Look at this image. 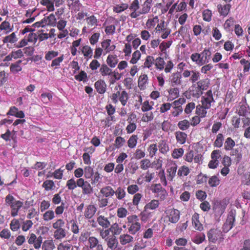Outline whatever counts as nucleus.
<instances>
[{"label": "nucleus", "mask_w": 250, "mask_h": 250, "mask_svg": "<svg viewBox=\"0 0 250 250\" xmlns=\"http://www.w3.org/2000/svg\"><path fill=\"white\" fill-rule=\"evenodd\" d=\"M211 53L209 49H205L201 53H194L190 58L198 66H201L208 63L210 60Z\"/></svg>", "instance_id": "nucleus-1"}, {"label": "nucleus", "mask_w": 250, "mask_h": 250, "mask_svg": "<svg viewBox=\"0 0 250 250\" xmlns=\"http://www.w3.org/2000/svg\"><path fill=\"white\" fill-rule=\"evenodd\" d=\"M5 202L6 204L10 207L11 215L12 217L18 215L20 209L23 205L22 202L15 200V198L11 194H8L6 196Z\"/></svg>", "instance_id": "nucleus-2"}, {"label": "nucleus", "mask_w": 250, "mask_h": 250, "mask_svg": "<svg viewBox=\"0 0 250 250\" xmlns=\"http://www.w3.org/2000/svg\"><path fill=\"white\" fill-rule=\"evenodd\" d=\"M171 43L172 41L170 40L167 42H163L160 44L159 48L161 53L160 56L157 58V69L162 70L165 68L166 63L164 59H166L167 56L166 50L170 47Z\"/></svg>", "instance_id": "nucleus-3"}, {"label": "nucleus", "mask_w": 250, "mask_h": 250, "mask_svg": "<svg viewBox=\"0 0 250 250\" xmlns=\"http://www.w3.org/2000/svg\"><path fill=\"white\" fill-rule=\"evenodd\" d=\"M65 222L62 219H58L52 225L53 228L56 230L54 232V237L57 240H60L66 236V230L63 228Z\"/></svg>", "instance_id": "nucleus-4"}, {"label": "nucleus", "mask_w": 250, "mask_h": 250, "mask_svg": "<svg viewBox=\"0 0 250 250\" xmlns=\"http://www.w3.org/2000/svg\"><path fill=\"white\" fill-rule=\"evenodd\" d=\"M127 220L128 232L132 235L136 234L141 229L138 216L136 215H130L127 217Z\"/></svg>", "instance_id": "nucleus-5"}, {"label": "nucleus", "mask_w": 250, "mask_h": 250, "mask_svg": "<svg viewBox=\"0 0 250 250\" xmlns=\"http://www.w3.org/2000/svg\"><path fill=\"white\" fill-rule=\"evenodd\" d=\"M129 99L128 94L125 90L117 91L116 93H113L111 96V99L112 102L116 104L119 101L122 105L125 106L126 104Z\"/></svg>", "instance_id": "nucleus-6"}, {"label": "nucleus", "mask_w": 250, "mask_h": 250, "mask_svg": "<svg viewBox=\"0 0 250 250\" xmlns=\"http://www.w3.org/2000/svg\"><path fill=\"white\" fill-rule=\"evenodd\" d=\"M208 240L212 243H221L224 239L223 235L221 230L213 229L209 230L208 233Z\"/></svg>", "instance_id": "nucleus-7"}, {"label": "nucleus", "mask_w": 250, "mask_h": 250, "mask_svg": "<svg viewBox=\"0 0 250 250\" xmlns=\"http://www.w3.org/2000/svg\"><path fill=\"white\" fill-rule=\"evenodd\" d=\"M167 23L161 21L157 24V35L163 39L167 38L171 32V30L167 27Z\"/></svg>", "instance_id": "nucleus-8"}, {"label": "nucleus", "mask_w": 250, "mask_h": 250, "mask_svg": "<svg viewBox=\"0 0 250 250\" xmlns=\"http://www.w3.org/2000/svg\"><path fill=\"white\" fill-rule=\"evenodd\" d=\"M236 211L235 210H231L228 215L227 219L224 224L222 229L224 232H228L233 226L235 221Z\"/></svg>", "instance_id": "nucleus-9"}, {"label": "nucleus", "mask_w": 250, "mask_h": 250, "mask_svg": "<svg viewBox=\"0 0 250 250\" xmlns=\"http://www.w3.org/2000/svg\"><path fill=\"white\" fill-rule=\"evenodd\" d=\"M201 103L205 107L210 108L212 104H214L215 100L213 97V94L211 90H208L201 98Z\"/></svg>", "instance_id": "nucleus-10"}, {"label": "nucleus", "mask_w": 250, "mask_h": 250, "mask_svg": "<svg viewBox=\"0 0 250 250\" xmlns=\"http://www.w3.org/2000/svg\"><path fill=\"white\" fill-rule=\"evenodd\" d=\"M77 183L78 187L82 188L83 194L88 195L92 192V187L87 181H85L83 178L78 179L77 180Z\"/></svg>", "instance_id": "nucleus-11"}, {"label": "nucleus", "mask_w": 250, "mask_h": 250, "mask_svg": "<svg viewBox=\"0 0 250 250\" xmlns=\"http://www.w3.org/2000/svg\"><path fill=\"white\" fill-rule=\"evenodd\" d=\"M166 217L169 222L172 223H177L180 218V212L178 210L173 208L167 209L166 212Z\"/></svg>", "instance_id": "nucleus-12"}, {"label": "nucleus", "mask_w": 250, "mask_h": 250, "mask_svg": "<svg viewBox=\"0 0 250 250\" xmlns=\"http://www.w3.org/2000/svg\"><path fill=\"white\" fill-rule=\"evenodd\" d=\"M87 248L92 250L96 248V250H104L103 245L100 243L98 239L95 236L88 238Z\"/></svg>", "instance_id": "nucleus-13"}, {"label": "nucleus", "mask_w": 250, "mask_h": 250, "mask_svg": "<svg viewBox=\"0 0 250 250\" xmlns=\"http://www.w3.org/2000/svg\"><path fill=\"white\" fill-rule=\"evenodd\" d=\"M182 74L180 72L173 73L169 78L170 85L173 86L181 85L182 84Z\"/></svg>", "instance_id": "nucleus-14"}, {"label": "nucleus", "mask_w": 250, "mask_h": 250, "mask_svg": "<svg viewBox=\"0 0 250 250\" xmlns=\"http://www.w3.org/2000/svg\"><path fill=\"white\" fill-rule=\"evenodd\" d=\"M42 238L41 236L38 238L34 233H31L28 239V243L29 244H33L34 247L36 249H39L42 245Z\"/></svg>", "instance_id": "nucleus-15"}, {"label": "nucleus", "mask_w": 250, "mask_h": 250, "mask_svg": "<svg viewBox=\"0 0 250 250\" xmlns=\"http://www.w3.org/2000/svg\"><path fill=\"white\" fill-rule=\"evenodd\" d=\"M139 8L140 5L138 0H134L129 7V9L132 11L130 14L131 18L135 19L140 15V11H137Z\"/></svg>", "instance_id": "nucleus-16"}, {"label": "nucleus", "mask_w": 250, "mask_h": 250, "mask_svg": "<svg viewBox=\"0 0 250 250\" xmlns=\"http://www.w3.org/2000/svg\"><path fill=\"white\" fill-rule=\"evenodd\" d=\"M94 87L99 94H103L106 92L107 85L103 80L100 79L95 83Z\"/></svg>", "instance_id": "nucleus-17"}, {"label": "nucleus", "mask_w": 250, "mask_h": 250, "mask_svg": "<svg viewBox=\"0 0 250 250\" xmlns=\"http://www.w3.org/2000/svg\"><path fill=\"white\" fill-rule=\"evenodd\" d=\"M111 40L110 39L104 40L101 42V46L104 52L107 54L115 50L116 46L111 45Z\"/></svg>", "instance_id": "nucleus-18"}, {"label": "nucleus", "mask_w": 250, "mask_h": 250, "mask_svg": "<svg viewBox=\"0 0 250 250\" xmlns=\"http://www.w3.org/2000/svg\"><path fill=\"white\" fill-rule=\"evenodd\" d=\"M97 222L103 229H108L111 225L110 221L107 217L100 215L97 218Z\"/></svg>", "instance_id": "nucleus-19"}, {"label": "nucleus", "mask_w": 250, "mask_h": 250, "mask_svg": "<svg viewBox=\"0 0 250 250\" xmlns=\"http://www.w3.org/2000/svg\"><path fill=\"white\" fill-rule=\"evenodd\" d=\"M177 169V165L175 163L170 162L167 166V172L168 173V179L172 180L175 177Z\"/></svg>", "instance_id": "nucleus-20"}, {"label": "nucleus", "mask_w": 250, "mask_h": 250, "mask_svg": "<svg viewBox=\"0 0 250 250\" xmlns=\"http://www.w3.org/2000/svg\"><path fill=\"white\" fill-rule=\"evenodd\" d=\"M97 209L93 205H89L86 206L84 212V217L86 219H91L95 214Z\"/></svg>", "instance_id": "nucleus-21"}, {"label": "nucleus", "mask_w": 250, "mask_h": 250, "mask_svg": "<svg viewBox=\"0 0 250 250\" xmlns=\"http://www.w3.org/2000/svg\"><path fill=\"white\" fill-rule=\"evenodd\" d=\"M231 7V4L229 3L225 4H220L217 5V9L221 16L226 17L229 12Z\"/></svg>", "instance_id": "nucleus-22"}, {"label": "nucleus", "mask_w": 250, "mask_h": 250, "mask_svg": "<svg viewBox=\"0 0 250 250\" xmlns=\"http://www.w3.org/2000/svg\"><path fill=\"white\" fill-rule=\"evenodd\" d=\"M119 62L117 56L115 54H109L107 57L106 64L110 68H114L117 65Z\"/></svg>", "instance_id": "nucleus-23"}, {"label": "nucleus", "mask_w": 250, "mask_h": 250, "mask_svg": "<svg viewBox=\"0 0 250 250\" xmlns=\"http://www.w3.org/2000/svg\"><path fill=\"white\" fill-rule=\"evenodd\" d=\"M7 115L14 116L20 118H23L25 116L24 112L21 110L19 111L16 106L10 107L9 110L7 113Z\"/></svg>", "instance_id": "nucleus-24"}, {"label": "nucleus", "mask_w": 250, "mask_h": 250, "mask_svg": "<svg viewBox=\"0 0 250 250\" xmlns=\"http://www.w3.org/2000/svg\"><path fill=\"white\" fill-rule=\"evenodd\" d=\"M80 49L85 58L88 59L92 58L93 55V50L90 46L85 45Z\"/></svg>", "instance_id": "nucleus-25"}, {"label": "nucleus", "mask_w": 250, "mask_h": 250, "mask_svg": "<svg viewBox=\"0 0 250 250\" xmlns=\"http://www.w3.org/2000/svg\"><path fill=\"white\" fill-rule=\"evenodd\" d=\"M99 72L103 77L110 76L112 73V70L110 67L104 63L101 65Z\"/></svg>", "instance_id": "nucleus-26"}, {"label": "nucleus", "mask_w": 250, "mask_h": 250, "mask_svg": "<svg viewBox=\"0 0 250 250\" xmlns=\"http://www.w3.org/2000/svg\"><path fill=\"white\" fill-rule=\"evenodd\" d=\"M105 241L108 248L112 250H115L118 247V242L115 236H111Z\"/></svg>", "instance_id": "nucleus-27"}, {"label": "nucleus", "mask_w": 250, "mask_h": 250, "mask_svg": "<svg viewBox=\"0 0 250 250\" xmlns=\"http://www.w3.org/2000/svg\"><path fill=\"white\" fill-rule=\"evenodd\" d=\"M21 62L22 61L20 60L14 63H12L10 66V72L14 74H16L21 71L22 70V67L21 65Z\"/></svg>", "instance_id": "nucleus-28"}, {"label": "nucleus", "mask_w": 250, "mask_h": 250, "mask_svg": "<svg viewBox=\"0 0 250 250\" xmlns=\"http://www.w3.org/2000/svg\"><path fill=\"white\" fill-rule=\"evenodd\" d=\"M192 223L197 230H201L203 228L202 224L199 221V215L197 213H195L192 215Z\"/></svg>", "instance_id": "nucleus-29"}, {"label": "nucleus", "mask_w": 250, "mask_h": 250, "mask_svg": "<svg viewBox=\"0 0 250 250\" xmlns=\"http://www.w3.org/2000/svg\"><path fill=\"white\" fill-rule=\"evenodd\" d=\"M120 243L122 245H125L133 241V237L128 234H123L119 238Z\"/></svg>", "instance_id": "nucleus-30"}, {"label": "nucleus", "mask_w": 250, "mask_h": 250, "mask_svg": "<svg viewBox=\"0 0 250 250\" xmlns=\"http://www.w3.org/2000/svg\"><path fill=\"white\" fill-rule=\"evenodd\" d=\"M100 192L106 198L112 197L115 194V191L110 186H106L102 188Z\"/></svg>", "instance_id": "nucleus-31"}, {"label": "nucleus", "mask_w": 250, "mask_h": 250, "mask_svg": "<svg viewBox=\"0 0 250 250\" xmlns=\"http://www.w3.org/2000/svg\"><path fill=\"white\" fill-rule=\"evenodd\" d=\"M45 21V24L46 25H50L55 26L57 23V20L55 16L53 14H50L48 16L43 18Z\"/></svg>", "instance_id": "nucleus-32"}, {"label": "nucleus", "mask_w": 250, "mask_h": 250, "mask_svg": "<svg viewBox=\"0 0 250 250\" xmlns=\"http://www.w3.org/2000/svg\"><path fill=\"white\" fill-rule=\"evenodd\" d=\"M220 183V180L219 178V173L210 177L208 180V184L211 188L216 187Z\"/></svg>", "instance_id": "nucleus-33"}, {"label": "nucleus", "mask_w": 250, "mask_h": 250, "mask_svg": "<svg viewBox=\"0 0 250 250\" xmlns=\"http://www.w3.org/2000/svg\"><path fill=\"white\" fill-rule=\"evenodd\" d=\"M200 76L201 74L199 71L196 70H191V74L189 78V82L193 84H196L200 79Z\"/></svg>", "instance_id": "nucleus-34"}, {"label": "nucleus", "mask_w": 250, "mask_h": 250, "mask_svg": "<svg viewBox=\"0 0 250 250\" xmlns=\"http://www.w3.org/2000/svg\"><path fill=\"white\" fill-rule=\"evenodd\" d=\"M209 80L208 79H202L198 81L195 84L198 86V88L203 91L206 90L209 85Z\"/></svg>", "instance_id": "nucleus-35"}, {"label": "nucleus", "mask_w": 250, "mask_h": 250, "mask_svg": "<svg viewBox=\"0 0 250 250\" xmlns=\"http://www.w3.org/2000/svg\"><path fill=\"white\" fill-rule=\"evenodd\" d=\"M175 137L178 143L184 144L186 141L187 135L184 132L177 131L175 133Z\"/></svg>", "instance_id": "nucleus-36"}, {"label": "nucleus", "mask_w": 250, "mask_h": 250, "mask_svg": "<svg viewBox=\"0 0 250 250\" xmlns=\"http://www.w3.org/2000/svg\"><path fill=\"white\" fill-rule=\"evenodd\" d=\"M208 108H206L203 105H198L196 108V113L200 118H204L207 116V109Z\"/></svg>", "instance_id": "nucleus-37"}, {"label": "nucleus", "mask_w": 250, "mask_h": 250, "mask_svg": "<svg viewBox=\"0 0 250 250\" xmlns=\"http://www.w3.org/2000/svg\"><path fill=\"white\" fill-rule=\"evenodd\" d=\"M235 146V142L230 137L227 138L224 143V148L227 151L232 150Z\"/></svg>", "instance_id": "nucleus-38"}, {"label": "nucleus", "mask_w": 250, "mask_h": 250, "mask_svg": "<svg viewBox=\"0 0 250 250\" xmlns=\"http://www.w3.org/2000/svg\"><path fill=\"white\" fill-rule=\"evenodd\" d=\"M109 229L113 236L119 235L122 231V228L120 227L119 225L117 223H115L112 225H110Z\"/></svg>", "instance_id": "nucleus-39"}, {"label": "nucleus", "mask_w": 250, "mask_h": 250, "mask_svg": "<svg viewBox=\"0 0 250 250\" xmlns=\"http://www.w3.org/2000/svg\"><path fill=\"white\" fill-rule=\"evenodd\" d=\"M152 0H146L142 5V8L140 10V15L148 13L151 7Z\"/></svg>", "instance_id": "nucleus-40"}, {"label": "nucleus", "mask_w": 250, "mask_h": 250, "mask_svg": "<svg viewBox=\"0 0 250 250\" xmlns=\"http://www.w3.org/2000/svg\"><path fill=\"white\" fill-rule=\"evenodd\" d=\"M200 89L198 88V86L195 84H192L191 87L190 93L195 98H199L203 94V90H200Z\"/></svg>", "instance_id": "nucleus-41"}, {"label": "nucleus", "mask_w": 250, "mask_h": 250, "mask_svg": "<svg viewBox=\"0 0 250 250\" xmlns=\"http://www.w3.org/2000/svg\"><path fill=\"white\" fill-rule=\"evenodd\" d=\"M53 0H42L41 4L45 6L47 9L48 11L52 12L54 11V5Z\"/></svg>", "instance_id": "nucleus-42"}, {"label": "nucleus", "mask_w": 250, "mask_h": 250, "mask_svg": "<svg viewBox=\"0 0 250 250\" xmlns=\"http://www.w3.org/2000/svg\"><path fill=\"white\" fill-rule=\"evenodd\" d=\"M41 98L44 104H47L52 100L53 96L51 92H44L41 94Z\"/></svg>", "instance_id": "nucleus-43"}, {"label": "nucleus", "mask_w": 250, "mask_h": 250, "mask_svg": "<svg viewBox=\"0 0 250 250\" xmlns=\"http://www.w3.org/2000/svg\"><path fill=\"white\" fill-rule=\"evenodd\" d=\"M55 248V246L52 240H45L42 245V250H53Z\"/></svg>", "instance_id": "nucleus-44"}, {"label": "nucleus", "mask_w": 250, "mask_h": 250, "mask_svg": "<svg viewBox=\"0 0 250 250\" xmlns=\"http://www.w3.org/2000/svg\"><path fill=\"white\" fill-rule=\"evenodd\" d=\"M59 55V52L54 50L46 51L45 53L44 58L46 61H51Z\"/></svg>", "instance_id": "nucleus-45"}, {"label": "nucleus", "mask_w": 250, "mask_h": 250, "mask_svg": "<svg viewBox=\"0 0 250 250\" xmlns=\"http://www.w3.org/2000/svg\"><path fill=\"white\" fill-rule=\"evenodd\" d=\"M224 140V135L222 133H219L214 142V146L218 148L222 146Z\"/></svg>", "instance_id": "nucleus-46"}, {"label": "nucleus", "mask_w": 250, "mask_h": 250, "mask_svg": "<svg viewBox=\"0 0 250 250\" xmlns=\"http://www.w3.org/2000/svg\"><path fill=\"white\" fill-rule=\"evenodd\" d=\"M159 151L163 154L167 153L169 150V147L166 142L161 140L159 143Z\"/></svg>", "instance_id": "nucleus-47"}, {"label": "nucleus", "mask_w": 250, "mask_h": 250, "mask_svg": "<svg viewBox=\"0 0 250 250\" xmlns=\"http://www.w3.org/2000/svg\"><path fill=\"white\" fill-rule=\"evenodd\" d=\"M115 194L117 198L120 200L123 199L126 195L125 189L121 187L117 188L116 190L115 191Z\"/></svg>", "instance_id": "nucleus-48"}, {"label": "nucleus", "mask_w": 250, "mask_h": 250, "mask_svg": "<svg viewBox=\"0 0 250 250\" xmlns=\"http://www.w3.org/2000/svg\"><path fill=\"white\" fill-rule=\"evenodd\" d=\"M42 187L46 191H49L53 189V188L55 187V184L52 180H47L43 183Z\"/></svg>", "instance_id": "nucleus-49"}, {"label": "nucleus", "mask_w": 250, "mask_h": 250, "mask_svg": "<svg viewBox=\"0 0 250 250\" xmlns=\"http://www.w3.org/2000/svg\"><path fill=\"white\" fill-rule=\"evenodd\" d=\"M190 172V170L188 167L185 166H183L181 167L177 172V175L180 176H187Z\"/></svg>", "instance_id": "nucleus-50"}, {"label": "nucleus", "mask_w": 250, "mask_h": 250, "mask_svg": "<svg viewBox=\"0 0 250 250\" xmlns=\"http://www.w3.org/2000/svg\"><path fill=\"white\" fill-rule=\"evenodd\" d=\"M128 7L127 3H122L121 4H117L113 7V11L116 13H121Z\"/></svg>", "instance_id": "nucleus-51"}, {"label": "nucleus", "mask_w": 250, "mask_h": 250, "mask_svg": "<svg viewBox=\"0 0 250 250\" xmlns=\"http://www.w3.org/2000/svg\"><path fill=\"white\" fill-rule=\"evenodd\" d=\"M17 41L16 34L14 32L11 33L10 35L7 36L3 39L4 43H15Z\"/></svg>", "instance_id": "nucleus-52"}, {"label": "nucleus", "mask_w": 250, "mask_h": 250, "mask_svg": "<svg viewBox=\"0 0 250 250\" xmlns=\"http://www.w3.org/2000/svg\"><path fill=\"white\" fill-rule=\"evenodd\" d=\"M0 30H4L7 34L12 31V28L10 27V24L8 21H4L0 24Z\"/></svg>", "instance_id": "nucleus-53"}, {"label": "nucleus", "mask_w": 250, "mask_h": 250, "mask_svg": "<svg viewBox=\"0 0 250 250\" xmlns=\"http://www.w3.org/2000/svg\"><path fill=\"white\" fill-rule=\"evenodd\" d=\"M54 217V212L52 210L46 211L42 215L43 220L46 222L52 220Z\"/></svg>", "instance_id": "nucleus-54"}, {"label": "nucleus", "mask_w": 250, "mask_h": 250, "mask_svg": "<svg viewBox=\"0 0 250 250\" xmlns=\"http://www.w3.org/2000/svg\"><path fill=\"white\" fill-rule=\"evenodd\" d=\"M90 234L91 232L87 230L82 231L79 237V241L82 243H84L86 241H88V238L90 237Z\"/></svg>", "instance_id": "nucleus-55"}, {"label": "nucleus", "mask_w": 250, "mask_h": 250, "mask_svg": "<svg viewBox=\"0 0 250 250\" xmlns=\"http://www.w3.org/2000/svg\"><path fill=\"white\" fill-rule=\"evenodd\" d=\"M169 98L173 100L179 95V89L177 87L171 88L168 90Z\"/></svg>", "instance_id": "nucleus-56"}, {"label": "nucleus", "mask_w": 250, "mask_h": 250, "mask_svg": "<svg viewBox=\"0 0 250 250\" xmlns=\"http://www.w3.org/2000/svg\"><path fill=\"white\" fill-rule=\"evenodd\" d=\"M64 59V55L63 54H62L58 58H56L52 60L51 66L53 67H58L60 65L61 63L63 61Z\"/></svg>", "instance_id": "nucleus-57"}, {"label": "nucleus", "mask_w": 250, "mask_h": 250, "mask_svg": "<svg viewBox=\"0 0 250 250\" xmlns=\"http://www.w3.org/2000/svg\"><path fill=\"white\" fill-rule=\"evenodd\" d=\"M190 125L191 124L188 121L184 120L179 122L178 126L181 130H185L189 127Z\"/></svg>", "instance_id": "nucleus-58"}, {"label": "nucleus", "mask_w": 250, "mask_h": 250, "mask_svg": "<svg viewBox=\"0 0 250 250\" xmlns=\"http://www.w3.org/2000/svg\"><path fill=\"white\" fill-rule=\"evenodd\" d=\"M20 228V224L19 220L13 219L10 224V228L13 231H17Z\"/></svg>", "instance_id": "nucleus-59"}, {"label": "nucleus", "mask_w": 250, "mask_h": 250, "mask_svg": "<svg viewBox=\"0 0 250 250\" xmlns=\"http://www.w3.org/2000/svg\"><path fill=\"white\" fill-rule=\"evenodd\" d=\"M57 249L58 250H72L73 247L71 244L63 242L58 246Z\"/></svg>", "instance_id": "nucleus-60"}, {"label": "nucleus", "mask_w": 250, "mask_h": 250, "mask_svg": "<svg viewBox=\"0 0 250 250\" xmlns=\"http://www.w3.org/2000/svg\"><path fill=\"white\" fill-rule=\"evenodd\" d=\"M83 174L86 179H90L93 176L94 172L93 168L90 166L85 167L83 169Z\"/></svg>", "instance_id": "nucleus-61"}, {"label": "nucleus", "mask_w": 250, "mask_h": 250, "mask_svg": "<svg viewBox=\"0 0 250 250\" xmlns=\"http://www.w3.org/2000/svg\"><path fill=\"white\" fill-rule=\"evenodd\" d=\"M137 136L135 135H132L127 141V145L129 147L132 148L135 147L137 142Z\"/></svg>", "instance_id": "nucleus-62"}, {"label": "nucleus", "mask_w": 250, "mask_h": 250, "mask_svg": "<svg viewBox=\"0 0 250 250\" xmlns=\"http://www.w3.org/2000/svg\"><path fill=\"white\" fill-rule=\"evenodd\" d=\"M205 235L204 234L200 233L194 237L192 239V240L194 243L197 244H200L202 243L205 240Z\"/></svg>", "instance_id": "nucleus-63"}, {"label": "nucleus", "mask_w": 250, "mask_h": 250, "mask_svg": "<svg viewBox=\"0 0 250 250\" xmlns=\"http://www.w3.org/2000/svg\"><path fill=\"white\" fill-rule=\"evenodd\" d=\"M141 55V54L139 50L135 51L132 54V58L130 61V62L133 64L136 63L140 59Z\"/></svg>", "instance_id": "nucleus-64"}]
</instances>
